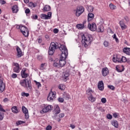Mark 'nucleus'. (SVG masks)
I'll list each match as a JSON object with an SVG mask.
<instances>
[{
    "label": "nucleus",
    "instance_id": "c9c22d12",
    "mask_svg": "<svg viewBox=\"0 0 130 130\" xmlns=\"http://www.w3.org/2000/svg\"><path fill=\"white\" fill-rule=\"evenodd\" d=\"M58 88L62 91L66 89V86L63 84H60L59 85Z\"/></svg>",
    "mask_w": 130,
    "mask_h": 130
},
{
    "label": "nucleus",
    "instance_id": "0eeeda50",
    "mask_svg": "<svg viewBox=\"0 0 130 130\" xmlns=\"http://www.w3.org/2000/svg\"><path fill=\"white\" fill-rule=\"evenodd\" d=\"M85 9H84V7H78L77 8L76 12V16L77 17H80L83 13H84V11Z\"/></svg>",
    "mask_w": 130,
    "mask_h": 130
},
{
    "label": "nucleus",
    "instance_id": "473e14b6",
    "mask_svg": "<svg viewBox=\"0 0 130 130\" xmlns=\"http://www.w3.org/2000/svg\"><path fill=\"white\" fill-rule=\"evenodd\" d=\"M87 11L89 12L92 13V12H93V11H94V7H93V6H89L87 8Z\"/></svg>",
    "mask_w": 130,
    "mask_h": 130
},
{
    "label": "nucleus",
    "instance_id": "774afa93",
    "mask_svg": "<svg viewBox=\"0 0 130 130\" xmlns=\"http://www.w3.org/2000/svg\"><path fill=\"white\" fill-rule=\"evenodd\" d=\"M113 38L114 39H115V38H116V35L115 34L113 35Z\"/></svg>",
    "mask_w": 130,
    "mask_h": 130
},
{
    "label": "nucleus",
    "instance_id": "bb28decb",
    "mask_svg": "<svg viewBox=\"0 0 130 130\" xmlns=\"http://www.w3.org/2000/svg\"><path fill=\"white\" fill-rule=\"evenodd\" d=\"M11 110H12V112H13V113H19V111L18 110V108L17 107V106L12 107Z\"/></svg>",
    "mask_w": 130,
    "mask_h": 130
},
{
    "label": "nucleus",
    "instance_id": "ddd939ff",
    "mask_svg": "<svg viewBox=\"0 0 130 130\" xmlns=\"http://www.w3.org/2000/svg\"><path fill=\"white\" fill-rule=\"evenodd\" d=\"M13 66H14L13 71L15 73H20V66H19V63H13Z\"/></svg>",
    "mask_w": 130,
    "mask_h": 130
},
{
    "label": "nucleus",
    "instance_id": "aec40b11",
    "mask_svg": "<svg viewBox=\"0 0 130 130\" xmlns=\"http://www.w3.org/2000/svg\"><path fill=\"white\" fill-rule=\"evenodd\" d=\"M21 74V77L23 79H25V78H27V77L29 76V74L26 73V70H22Z\"/></svg>",
    "mask_w": 130,
    "mask_h": 130
},
{
    "label": "nucleus",
    "instance_id": "680f3d73",
    "mask_svg": "<svg viewBox=\"0 0 130 130\" xmlns=\"http://www.w3.org/2000/svg\"><path fill=\"white\" fill-rule=\"evenodd\" d=\"M53 67H58V63H57V62H54V63L53 64Z\"/></svg>",
    "mask_w": 130,
    "mask_h": 130
},
{
    "label": "nucleus",
    "instance_id": "603ef678",
    "mask_svg": "<svg viewBox=\"0 0 130 130\" xmlns=\"http://www.w3.org/2000/svg\"><path fill=\"white\" fill-rule=\"evenodd\" d=\"M64 117V114L63 113H60L59 115V117L60 118H62V117Z\"/></svg>",
    "mask_w": 130,
    "mask_h": 130
},
{
    "label": "nucleus",
    "instance_id": "c03bdc74",
    "mask_svg": "<svg viewBox=\"0 0 130 130\" xmlns=\"http://www.w3.org/2000/svg\"><path fill=\"white\" fill-rule=\"evenodd\" d=\"M58 101L59 102H60L61 103H62V102H63V101H64V100H63V98H59L58 99Z\"/></svg>",
    "mask_w": 130,
    "mask_h": 130
},
{
    "label": "nucleus",
    "instance_id": "79ce46f5",
    "mask_svg": "<svg viewBox=\"0 0 130 130\" xmlns=\"http://www.w3.org/2000/svg\"><path fill=\"white\" fill-rule=\"evenodd\" d=\"M45 66H46V63H45L41 64L40 69L42 70H44V67H45Z\"/></svg>",
    "mask_w": 130,
    "mask_h": 130
},
{
    "label": "nucleus",
    "instance_id": "58836bf2",
    "mask_svg": "<svg viewBox=\"0 0 130 130\" xmlns=\"http://www.w3.org/2000/svg\"><path fill=\"white\" fill-rule=\"evenodd\" d=\"M104 45L105 47H108L109 46V42L107 41H105L104 42Z\"/></svg>",
    "mask_w": 130,
    "mask_h": 130
},
{
    "label": "nucleus",
    "instance_id": "052dcab7",
    "mask_svg": "<svg viewBox=\"0 0 130 130\" xmlns=\"http://www.w3.org/2000/svg\"><path fill=\"white\" fill-rule=\"evenodd\" d=\"M12 77L13 79H15V78L17 77V74H13L12 75Z\"/></svg>",
    "mask_w": 130,
    "mask_h": 130
},
{
    "label": "nucleus",
    "instance_id": "2f4dec72",
    "mask_svg": "<svg viewBox=\"0 0 130 130\" xmlns=\"http://www.w3.org/2000/svg\"><path fill=\"white\" fill-rule=\"evenodd\" d=\"M109 8L111 10H116V6L111 3L109 5Z\"/></svg>",
    "mask_w": 130,
    "mask_h": 130
},
{
    "label": "nucleus",
    "instance_id": "a18cd8bd",
    "mask_svg": "<svg viewBox=\"0 0 130 130\" xmlns=\"http://www.w3.org/2000/svg\"><path fill=\"white\" fill-rule=\"evenodd\" d=\"M0 111H2L3 112H6V110L4 109V108H3V106L0 104Z\"/></svg>",
    "mask_w": 130,
    "mask_h": 130
},
{
    "label": "nucleus",
    "instance_id": "dca6fc26",
    "mask_svg": "<svg viewBox=\"0 0 130 130\" xmlns=\"http://www.w3.org/2000/svg\"><path fill=\"white\" fill-rule=\"evenodd\" d=\"M62 77L63 79H64V82H67V80L69 79V77H70V73L67 71L63 72Z\"/></svg>",
    "mask_w": 130,
    "mask_h": 130
},
{
    "label": "nucleus",
    "instance_id": "393cba45",
    "mask_svg": "<svg viewBox=\"0 0 130 130\" xmlns=\"http://www.w3.org/2000/svg\"><path fill=\"white\" fill-rule=\"evenodd\" d=\"M94 91L92 90L91 88L87 89L86 91V94L88 95V96H92V93H93Z\"/></svg>",
    "mask_w": 130,
    "mask_h": 130
},
{
    "label": "nucleus",
    "instance_id": "f8f14e48",
    "mask_svg": "<svg viewBox=\"0 0 130 130\" xmlns=\"http://www.w3.org/2000/svg\"><path fill=\"white\" fill-rule=\"evenodd\" d=\"M22 111L25 114L26 119H28L29 118V113H28V109L25 107V106H23L22 107Z\"/></svg>",
    "mask_w": 130,
    "mask_h": 130
},
{
    "label": "nucleus",
    "instance_id": "412c9836",
    "mask_svg": "<svg viewBox=\"0 0 130 130\" xmlns=\"http://www.w3.org/2000/svg\"><path fill=\"white\" fill-rule=\"evenodd\" d=\"M123 52L126 54H127V55H130V48L126 47L124 48L123 49Z\"/></svg>",
    "mask_w": 130,
    "mask_h": 130
},
{
    "label": "nucleus",
    "instance_id": "ea45409f",
    "mask_svg": "<svg viewBox=\"0 0 130 130\" xmlns=\"http://www.w3.org/2000/svg\"><path fill=\"white\" fill-rule=\"evenodd\" d=\"M108 88H109L111 90H112L113 91H114V90H115V87H114L113 85H108Z\"/></svg>",
    "mask_w": 130,
    "mask_h": 130
},
{
    "label": "nucleus",
    "instance_id": "f257e3e1",
    "mask_svg": "<svg viewBox=\"0 0 130 130\" xmlns=\"http://www.w3.org/2000/svg\"><path fill=\"white\" fill-rule=\"evenodd\" d=\"M59 50L61 51V54L59 61V64L60 67H64V66H66V63H67L66 59L68 57V55L69 54V53L68 52V49H67L66 46L62 45L60 46Z\"/></svg>",
    "mask_w": 130,
    "mask_h": 130
},
{
    "label": "nucleus",
    "instance_id": "09e8293b",
    "mask_svg": "<svg viewBox=\"0 0 130 130\" xmlns=\"http://www.w3.org/2000/svg\"><path fill=\"white\" fill-rule=\"evenodd\" d=\"M22 123H24V122L22 121H18L16 122L17 125H20V124H22Z\"/></svg>",
    "mask_w": 130,
    "mask_h": 130
},
{
    "label": "nucleus",
    "instance_id": "2eb2a0df",
    "mask_svg": "<svg viewBox=\"0 0 130 130\" xmlns=\"http://www.w3.org/2000/svg\"><path fill=\"white\" fill-rule=\"evenodd\" d=\"M98 87L100 91H103V90H104V83L103 81L99 82L98 84Z\"/></svg>",
    "mask_w": 130,
    "mask_h": 130
},
{
    "label": "nucleus",
    "instance_id": "9d476101",
    "mask_svg": "<svg viewBox=\"0 0 130 130\" xmlns=\"http://www.w3.org/2000/svg\"><path fill=\"white\" fill-rule=\"evenodd\" d=\"M6 88V84L4 83V79L0 77V92L3 93L5 91Z\"/></svg>",
    "mask_w": 130,
    "mask_h": 130
},
{
    "label": "nucleus",
    "instance_id": "4c0bfd02",
    "mask_svg": "<svg viewBox=\"0 0 130 130\" xmlns=\"http://www.w3.org/2000/svg\"><path fill=\"white\" fill-rule=\"evenodd\" d=\"M35 83H36V86H37L38 89L40 88H41V83L40 82H37L36 81H35Z\"/></svg>",
    "mask_w": 130,
    "mask_h": 130
},
{
    "label": "nucleus",
    "instance_id": "5fc2aeb1",
    "mask_svg": "<svg viewBox=\"0 0 130 130\" xmlns=\"http://www.w3.org/2000/svg\"><path fill=\"white\" fill-rule=\"evenodd\" d=\"M52 127L51 125H48L46 127V130H51Z\"/></svg>",
    "mask_w": 130,
    "mask_h": 130
},
{
    "label": "nucleus",
    "instance_id": "a211bd4d",
    "mask_svg": "<svg viewBox=\"0 0 130 130\" xmlns=\"http://www.w3.org/2000/svg\"><path fill=\"white\" fill-rule=\"evenodd\" d=\"M102 73L104 77H106V76L108 75V73H109V71H108V69H107V68H103L102 69Z\"/></svg>",
    "mask_w": 130,
    "mask_h": 130
},
{
    "label": "nucleus",
    "instance_id": "e2e57ef3",
    "mask_svg": "<svg viewBox=\"0 0 130 130\" xmlns=\"http://www.w3.org/2000/svg\"><path fill=\"white\" fill-rule=\"evenodd\" d=\"M70 126H71V128H72V129H74V128H76V125H73V124H71Z\"/></svg>",
    "mask_w": 130,
    "mask_h": 130
},
{
    "label": "nucleus",
    "instance_id": "0e129e2a",
    "mask_svg": "<svg viewBox=\"0 0 130 130\" xmlns=\"http://www.w3.org/2000/svg\"><path fill=\"white\" fill-rule=\"evenodd\" d=\"M8 101H9V100L8 99V98H5L4 100V102H5V103L8 102Z\"/></svg>",
    "mask_w": 130,
    "mask_h": 130
},
{
    "label": "nucleus",
    "instance_id": "20e7f679",
    "mask_svg": "<svg viewBox=\"0 0 130 130\" xmlns=\"http://www.w3.org/2000/svg\"><path fill=\"white\" fill-rule=\"evenodd\" d=\"M21 86L26 88L28 90L32 89V84H31V80L28 79H23L20 81L19 82Z\"/></svg>",
    "mask_w": 130,
    "mask_h": 130
},
{
    "label": "nucleus",
    "instance_id": "338daca9",
    "mask_svg": "<svg viewBox=\"0 0 130 130\" xmlns=\"http://www.w3.org/2000/svg\"><path fill=\"white\" fill-rule=\"evenodd\" d=\"M39 43H41V42H42V40L41 39H39L38 40Z\"/></svg>",
    "mask_w": 130,
    "mask_h": 130
},
{
    "label": "nucleus",
    "instance_id": "13d9d810",
    "mask_svg": "<svg viewBox=\"0 0 130 130\" xmlns=\"http://www.w3.org/2000/svg\"><path fill=\"white\" fill-rule=\"evenodd\" d=\"M32 19H34V20H37V19H38V16L37 15L32 16Z\"/></svg>",
    "mask_w": 130,
    "mask_h": 130
},
{
    "label": "nucleus",
    "instance_id": "37998d69",
    "mask_svg": "<svg viewBox=\"0 0 130 130\" xmlns=\"http://www.w3.org/2000/svg\"><path fill=\"white\" fill-rule=\"evenodd\" d=\"M119 114L117 113H114L113 114V117H115V118H117V117H118Z\"/></svg>",
    "mask_w": 130,
    "mask_h": 130
},
{
    "label": "nucleus",
    "instance_id": "a19ab883",
    "mask_svg": "<svg viewBox=\"0 0 130 130\" xmlns=\"http://www.w3.org/2000/svg\"><path fill=\"white\" fill-rule=\"evenodd\" d=\"M21 95L22 96H25V97H28V96H29V93H26V92H22Z\"/></svg>",
    "mask_w": 130,
    "mask_h": 130
},
{
    "label": "nucleus",
    "instance_id": "7ed1b4c3",
    "mask_svg": "<svg viewBox=\"0 0 130 130\" xmlns=\"http://www.w3.org/2000/svg\"><path fill=\"white\" fill-rule=\"evenodd\" d=\"M61 45H59L57 42H51L48 50L49 55H53L54 51H55V49H57V48H59V49Z\"/></svg>",
    "mask_w": 130,
    "mask_h": 130
},
{
    "label": "nucleus",
    "instance_id": "4be33fe9",
    "mask_svg": "<svg viewBox=\"0 0 130 130\" xmlns=\"http://www.w3.org/2000/svg\"><path fill=\"white\" fill-rule=\"evenodd\" d=\"M119 24L122 30H124L125 29H126L127 26L124 24V22H123L122 21H120Z\"/></svg>",
    "mask_w": 130,
    "mask_h": 130
},
{
    "label": "nucleus",
    "instance_id": "f704fd0d",
    "mask_svg": "<svg viewBox=\"0 0 130 130\" xmlns=\"http://www.w3.org/2000/svg\"><path fill=\"white\" fill-rule=\"evenodd\" d=\"M28 7H29V8H36V5H35L32 2H30L28 4Z\"/></svg>",
    "mask_w": 130,
    "mask_h": 130
},
{
    "label": "nucleus",
    "instance_id": "6e6552de",
    "mask_svg": "<svg viewBox=\"0 0 130 130\" xmlns=\"http://www.w3.org/2000/svg\"><path fill=\"white\" fill-rule=\"evenodd\" d=\"M52 13L51 12H48L47 15L42 14L40 15L41 19H43V20H49L51 18V15Z\"/></svg>",
    "mask_w": 130,
    "mask_h": 130
},
{
    "label": "nucleus",
    "instance_id": "69168bd1",
    "mask_svg": "<svg viewBox=\"0 0 130 130\" xmlns=\"http://www.w3.org/2000/svg\"><path fill=\"white\" fill-rule=\"evenodd\" d=\"M25 4H29V0H23Z\"/></svg>",
    "mask_w": 130,
    "mask_h": 130
},
{
    "label": "nucleus",
    "instance_id": "6ab92c4d",
    "mask_svg": "<svg viewBox=\"0 0 130 130\" xmlns=\"http://www.w3.org/2000/svg\"><path fill=\"white\" fill-rule=\"evenodd\" d=\"M94 14L92 13H89L88 14L87 16V21L88 22H90V21H92L94 19Z\"/></svg>",
    "mask_w": 130,
    "mask_h": 130
},
{
    "label": "nucleus",
    "instance_id": "a878e982",
    "mask_svg": "<svg viewBox=\"0 0 130 130\" xmlns=\"http://www.w3.org/2000/svg\"><path fill=\"white\" fill-rule=\"evenodd\" d=\"M51 10V7L49 5H46L44 7V12H49Z\"/></svg>",
    "mask_w": 130,
    "mask_h": 130
},
{
    "label": "nucleus",
    "instance_id": "e433bc0d",
    "mask_svg": "<svg viewBox=\"0 0 130 130\" xmlns=\"http://www.w3.org/2000/svg\"><path fill=\"white\" fill-rule=\"evenodd\" d=\"M126 62V58L124 56H122L120 60V62Z\"/></svg>",
    "mask_w": 130,
    "mask_h": 130
},
{
    "label": "nucleus",
    "instance_id": "864d4df0",
    "mask_svg": "<svg viewBox=\"0 0 130 130\" xmlns=\"http://www.w3.org/2000/svg\"><path fill=\"white\" fill-rule=\"evenodd\" d=\"M116 70L117 71V72H118V73H121V72H122V71L123 70H121L120 69H119V68H117V67H116Z\"/></svg>",
    "mask_w": 130,
    "mask_h": 130
},
{
    "label": "nucleus",
    "instance_id": "9b49d317",
    "mask_svg": "<svg viewBox=\"0 0 130 130\" xmlns=\"http://www.w3.org/2000/svg\"><path fill=\"white\" fill-rule=\"evenodd\" d=\"M87 27L88 29H89V30L92 31H96V30H97V27L96 26V24L94 23H92V24H88Z\"/></svg>",
    "mask_w": 130,
    "mask_h": 130
},
{
    "label": "nucleus",
    "instance_id": "f3484780",
    "mask_svg": "<svg viewBox=\"0 0 130 130\" xmlns=\"http://www.w3.org/2000/svg\"><path fill=\"white\" fill-rule=\"evenodd\" d=\"M16 50L17 52L18 57H21V56H23V53L22 52V50H21V49H20L19 47H17L16 48Z\"/></svg>",
    "mask_w": 130,
    "mask_h": 130
},
{
    "label": "nucleus",
    "instance_id": "72a5a7b5",
    "mask_svg": "<svg viewBox=\"0 0 130 130\" xmlns=\"http://www.w3.org/2000/svg\"><path fill=\"white\" fill-rule=\"evenodd\" d=\"M63 97L64 99H66V100H69V99H70V95L68 93H64Z\"/></svg>",
    "mask_w": 130,
    "mask_h": 130
},
{
    "label": "nucleus",
    "instance_id": "6e6d98bb",
    "mask_svg": "<svg viewBox=\"0 0 130 130\" xmlns=\"http://www.w3.org/2000/svg\"><path fill=\"white\" fill-rule=\"evenodd\" d=\"M0 3L1 5H5L6 4V1L5 0H1Z\"/></svg>",
    "mask_w": 130,
    "mask_h": 130
},
{
    "label": "nucleus",
    "instance_id": "c85d7f7f",
    "mask_svg": "<svg viewBox=\"0 0 130 130\" xmlns=\"http://www.w3.org/2000/svg\"><path fill=\"white\" fill-rule=\"evenodd\" d=\"M88 99L90 101V102H95V101H96V98H94L93 95L88 96Z\"/></svg>",
    "mask_w": 130,
    "mask_h": 130
},
{
    "label": "nucleus",
    "instance_id": "4468645a",
    "mask_svg": "<svg viewBox=\"0 0 130 130\" xmlns=\"http://www.w3.org/2000/svg\"><path fill=\"white\" fill-rule=\"evenodd\" d=\"M53 113L55 115V116H54V118L56 117L57 114L60 113V109L59 108V107H58L57 105L55 107V109L53 111Z\"/></svg>",
    "mask_w": 130,
    "mask_h": 130
},
{
    "label": "nucleus",
    "instance_id": "de8ad7c7",
    "mask_svg": "<svg viewBox=\"0 0 130 130\" xmlns=\"http://www.w3.org/2000/svg\"><path fill=\"white\" fill-rule=\"evenodd\" d=\"M107 118H108V119H112V115L109 114L107 115Z\"/></svg>",
    "mask_w": 130,
    "mask_h": 130
},
{
    "label": "nucleus",
    "instance_id": "cd10ccee",
    "mask_svg": "<svg viewBox=\"0 0 130 130\" xmlns=\"http://www.w3.org/2000/svg\"><path fill=\"white\" fill-rule=\"evenodd\" d=\"M112 124L116 127V128H118V122L116 120H114L112 122Z\"/></svg>",
    "mask_w": 130,
    "mask_h": 130
},
{
    "label": "nucleus",
    "instance_id": "c756f323",
    "mask_svg": "<svg viewBox=\"0 0 130 130\" xmlns=\"http://www.w3.org/2000/svg\"><path fill=\"white\" fill-rule=\"evenodd\" d=\"M84 27H85V25H84V24H77L76 25V27L77 28V29H79V30H82V29H84Z\"/></svg>",
    "mask_w": 130,
    "mask_h": 130
},
{
    "label": "nucleus",
    "instance_id": "b1692460",
    "mask_svg": "<svg viewBox=\"0 0 130 130\" xmlns=\"http://www.w3.org/2000/svg\"><path fill=\"white\" fill-rule=\"evenodd\" d=\"M121 58L117 57V56H114L113 57V61L114 62H120Z\"/></svg>",
    "mask_w": 130,
    "mask_h": 130
},
{
    "label": "nucleus",
    "instance_id": "39448f33",
    "mask_svg": "<svg viewBox=\"0 0 130 130\" xmlns=\"http://www.w3.org/2000/svg\"><path fill=\"white\" fill-rule=\"evenodd\" d=\"M19 28L21 33L25 36V37H28V36H29V31H28V28H27V27L22 25H19Z\"/></svg>",
    "mask_w": 130,
    "mask_h": 130
},
{
    "label": "nucleus",
    "instance_id": "7c9ffc66",
    "mask_svg": "<svg viewBox=\"0 0 130 130\" xmlns=\"http://www.w3.org/2000/svg\"><path fill=\"white\" fill-rule=\"evenodd\" d=\"M97 32H103L104 31V29L103 28V26L100 25L99 26L98 28L96 29Z\"/></svg>",
    "mask_w": 130,
    "mask_h": 130
},
{
    "label": "nucleus",
    "instance_id": "bf43d9fd",
    "mask_svg": "<svg viewBox=\"0 0 130 130\" xmlns=\"http://www.w3.org/2000/svg\"><path fill=\"white\" fill-rule=\"evenodd\" d=\"M42 58H43L42 56H41V55L38 56L37 59H38V60H41Z\"/></svg>",
    "mask_w": 130,
    "mask_h": 130
},
{
    "label": "nucleus",
    "instance_id": "4d7b16f0",
    "mask_svg": "<svg viewBox=\"0 0 130 130\" xmlns=\"http://www.w3.org/2000/svg\"><path fill=\"white\" fill-rule=\"evenodd\" d=\"M53 32H54V33L56 34V33H58V29L57 28H54L53 29Z\"/></svg>",
    "mask_w": 130,
    "mask_h": 130
},
{
    "label": "nucleus",
    "instance_id": "f03ea898",
    "mask_svg": "<svg viewBox=\"0 0 130 130\" xmlns=\"http://www.w3.org/2000/svg\"><path fill=\"white\" fill-rule=\"evenodd\" d=\"M92 41H93L92 35L85 33L82 36V43L84 47H88Z\"/></svg>",
    "mask_w": 130,
    "mask_h": 130
},
{
    "label": "nucleus",
    "instance_id": "1a4fd4ad",
    "mask_svg": "<svg viewBox=\"0 0 130 130\" xmlns=\"http://www.w3.org/2000/svg\"><path fill=\"white\" fill-rule=\"evenodd\" d=\"M52 110V106L51 105H48L46 107H45L42 110L40 111V113H46Z\"/></svg>",
    "mask_w": 130,
    "mask_h": 130
},
{
    "label": "nucleus",
    "instance_id": "423d86ee",
    "mask_svg": "<svg viewBox=\"0 0 130 130\" xmlns=\"http://www.w3.org/2000/svg\"><path fill=\"white\" fill-rule=\"evenodd\" d=\"M56 98L55 92L50 91L48 95L47 100L50 102H52Z\"/></svg>",
    "mask_w": 130,
    "mask_h": 130
},
{
    "label": "nucleus",
    "instance_id": "49530a36",
    "mask_svg": "<svg viewBox=\"0 0 130 130\" xmlns=\"http://www.w3.org/2000/svg\"><path fill=\"white\" fill-rule=\"evenodd\" d=\"M4 114H2V113L0 112V120H3L4 119Z\"/></svg>",
    "mask_w": 130,
    "mask_h": 130
},
{
    "label": "nucleus",
    "instance_id": "8fccbe9b",
    "mask_svg": "<svg viewBox=\"0 0 130 130\" xmlns=\"http://www.w3.org/2000/svg\"><path fill=\"white\" fill-rule=\"evenodd\" d=\"M101 102H102V103H106V99L105 98H103L101 99Z\"/></svg>",
    "mask_w": 130,
    "mask_h": 130
},
{
    "label": "nucleus",
    "instance_id": "5701e85b",
    "mask_svg": "<svg viewBox=\"0 0 130 130\" xmlns=\"http://www.w3.org/2000/svg\"><path fill=\"white\" fill-rule=\"evenodd\" d=\"M12 10L13 13H18V12H19V8L17 5H14L13 7Z\"/></svg>",
    "mask_w": 130,
    "mask_h": 130
},
{
    "label": "nucleus",
    "instance_id": "3c124183",
    "mask_svg": "<svg viewBox=\"0 0 130 130\" xmlns=\"http://www.w3.org/2000/svg\"><path fill=\"white\" fill-rule=\"evenodd\" d=\"M30 9H26L25 10V14H29V13H30Z\"/></svg>",
    "mask_w": 130,
    "mask_h": 130
}]
</instances>
